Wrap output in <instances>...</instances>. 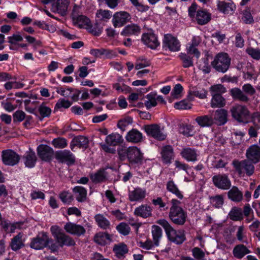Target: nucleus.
Masks as SVG:
<instances>
[{
    "label": "nucleus",
    "instance_id": "63",
    "mask_svg": "<svg viewBox=\"0 0 260 260\" xmlns=\"http://www.w3.org/2000/svg\"><path fill=\"white\" fill-rule=\"evenodd\" d=\"M150 62L144 58H139L137 60L135 63L136 70H140L141 69L148 67L150 65Z\"/></svg>",
    "mask_w": 260,
    "mask_h": 260
},
{
    "label": "nucleus",
    "instance_id": "35",
    "mask_svg": "<svg viewBox=\"0 0 260 260\" xmlns=\"http://www.w3.org/2000/svg\"><path fill=\"white\" fill-rule=\"evenodd\" d=\"M73 192L75 198L79 202H84L87 200V190L80 186H75L73 188Z\"/></svg>",
    "mask_w": 260,
    "mask_h": 260
},
{
    "label": "nucleus",
    "instance_id": "30",
    "mask_svg": "<svg viewBox=\"0 0 260 260\" xmlns=\"http://www.w3.org/2000/svg\"><path fill=\"white\" fill-rule=\"evenodd\" d=\"M55 240L58 246L60 247H62L64 246H73L76 244L74 239L64 233H61Z\"/></svg>",
    "mask_w": 260,
    "mask_h": 260
},
{
    "label": "nucleus",
    "instance_id": "21",
    "mask_svg": "<svg viewBox=\"0 0 260 260\" xmlns=\"http://www.w3.org/2000/svg\"><path fill=\"white\" fill-rule=\"evenodd\" d=\"M108 173L105 169H100L94 173L89 174L91 181L94 184L105 182L108 180Z\"/></svg>",
    "mask_w": 260,
    "mask_h": 260
},
{
    "label": "nucleus",
    "instance_id": "25",
    "mask_svg": "<svg viewBox=\"0 0 260 260\" xmlns=\"http://www.w3.org/2000/svg\"><path fill=\"white\" fill-rule=\"evenodd\" d=\"M194 121L201 127H209L215 124L213 116L210 115L198 116L195 118Z\"/></svg>",
    "mask_w": 260,
    "mask_h": 260
},
{
    "label": "nucleus",
    "instance_id": "32",
    "mask_svg": "<svg viewBox=\"0 0 260 260\" xmlns=\"http://www.w3.org/2000/svg\"><path fill=\"white\" fill-rule=\"evenodd\" d=\"M161 157L164 163L170 164L171 160L174 158V151L173 147L170 145L164 146L161 152Z\"/></svg>",
    "mask_w": 260,
    "mask_h": 260
},
{
    "label": "nucleus",
    "instance_id": "33",
    "mask_svg": "<svg viewBox=\"0 0 260 260\" xmlns=\"http://www.w3.org/2000/svg\"><path fill=\"white\" fill-rule=\"evenodd\" d=\"M141 27L137 24L132 23L126 25L121 31V35L129 36H138L141 33Z\"/></svg>",
    "mask_w": 260,
    "mask_h": 260
},
{
    "label": "nucleus",
    "instance_id": "41",
    "mask_svg": "<svg viewBox=\"0 0 260 260\" xmlns=\"http://www.w3.org/2000/svg\"><path fill=\"white\" fill-rule=\"evenodd\" d=\"M229 198L235 202H239L243 199L242 192L236 186H233L228 192Z\"/></svg>",
    "mask_w": 260,
    "mask_h": 260
},
{
    "label": "nucleus",
    "instance_id": "18",
    "mask_svg": "<svg viewBox=\"0 0 260 260\" xmlns=\"http://www.w3.org/2000/svg\"><path fill=\"white\" fill-rule=\"evenodd\" d=\"M246 156L254 164L260 161V147L257 145L250 146L246 150Z\"/></svg>",
    "mask_w": 260,
    "mask_h": 260
},
{
    "label": "nucleus",
    "instance_id": "1",
    "mask_svg": "<svg viewBox=\"0 0 260 260\" xmlns=\"http://www.w3.org/2000/svg\"><path fill=\"white\" fill-rule=\"evenodd\" d=\"M171 207L169 212V217L171 221L178 225H182L186 222L187 217L186 212L179 205L181 202L173 199L171 201Z\"/></svg>",
    "mask_w": 260,
    "mask_h": 260
},
{
    "label": "nucleus",
    "instance_id": "57",
    "mask_svg": "<svg viewBox=\"0 0 260 260\" xmlns=\"http://www.w3.org/2000/svg\"><path fill=\"white\" fill-rule=\"evenodd\" d=\"M59 198L63 203L67 204H70L74 200L73 196L69 191L61 192Z\"/></svg>",
    "mask_w": 260,
    "mask_h": 260
},
{
    "label": "nucleus",
    "instance_id": "64",
    "mask_svg": "<svg viewBox=\"0 0 260 260\" xmlns=\"http://www.w3.org/2000/svg\"><path fill=\"white\" fill-rule=\"evenodd\" d=\"M242 20L246 24H250L253 22L249 9H246L243 11Z\"/></svg>",
    "mask_w": 260,
    "mask_h": 260
},
{
    "label": "nucleus",
    "instance_id": "47",
    "mask_svg": "<svg viewBox=\"0 0 260 260\" xmlns=\"http://www.w3.org/2000/svg\"><path fill=\"white\" fill-rule=\"evenodd\" d=\"M94 219L98 225L102 229L106 230L109 229L110 225L109 221L102 214H97Z\"/></svg>",
    "mask_w": 260,
    "mask_h": 260
},
{
    "label": "nucleus",
    "instance_id": "4",
    "mask_svg": "<svg viewBox=\"0 0 260 260\" xmlns=\"http://www.w3.org/2000/svg\"><path fill=\"white\" fill-rule=\"evenodd\" d=\"M231 60L228 53L220 52L215 55L211 62V66L217 72L224 73L229 70Z\"/></svg>",
    "mask_w": 260,
    "mask_h": 260
},
{
    "label": "nucleus",
    "instance_id": "11",
    "mask_svg": "<svg viewBox=\"0 0 260 260\" xmlns=\"http://www.w3.org/2000/svg\"><path fill=\"white\" fill-rule=\"evenodd\" d=\"M55 157L59 162L66 163L68 165H73L76 161L74 154L68 150L56 151Z\"/></svg>",
    "mask_w": 260,
    "mask_h": 260
},
{
    "label": "nucleus",
    "instance_id": "15",
    "mask_svg": "<svg viewBox=\"0 0 260 260\" xmlns=\"http://www.w3.org/2000/svg\"><path fill=\"white\" fill-rule=\"evenodd\" d=\"M37 153L41 160L50 161L53 157L54 150L47 145L41 144L37 147Z\"/></svg>",
    "mask_w": 260,
    "mask_h": 260
},
{
    "label": "nucleus",
    "instance_id": "7",
    "mask_svg": "<svg viewBox=\"0 0 260 260\" xmlns=\"http://www.w3.org/2000/svg\"><path fill=\"white\" fill-rule=\"evenodd\" d=\"M52 241L45 232L39 233L36 237L32 238L30 243V247L35 250H41L48 246Z\"/></svg>",
    "mask_w": 260,
    "mask_h": 260
},
{
    "label": "nucleus",
    "instance_id": "23",
    "mask_svg": "<svg viewBox=\"0 0 260 260\" xmlns=\"http://www.w3.org/2000/svg\"><path fill=\"white\" fill-rule=\"evenodd\" d=\"M152 208L147 204H142L137 207L134 211V214L143 218L152 216Z\"/></svg>",
    "mask_w": 260,
    "mask_h": 260
},
{
    "label": "nucleus",
    "instance_id": "36",
    "mask_svg": "<svg viewBox=\"0 0 260 260\" xmlns=\"http://www.w3.org/2000/svg\"><path fill=\"white\" fill-rule=\"evenodd\" d=\"M125 139L128 142L138 143L142 141L143 135L138 130L133 128L127 133Z\"/></svg>",
    "mask_w": 260,
    "mask_h": 260
},
{
    "label": "nucleus",
    "instance_id": "40",
    "mask_svg": "<svg viewBox=\"0 0 260 260\" xmlns=\"http://www.w3.org/2000/svg\"><path fill=\"white\" fill-rule=\"evenodd\" d=\"M233 253L235 257L241 259L246 254L250 253V251L245 245L239 244L234 247Z\"/></svg>",
    "mask_w": 260,
    "mask_h": 260
},
{
    "label": "nucleus",
    "instance_id": "42",
    "mask_svg": "<svg viewBox=\"0 0 260 260\" xmlns=\"http://www.w3.org/2000/svg\"><path fill=\"white\" fill-rule=\"evenodd\" d=\"M211 57L208 52H206L205 57L200 61L199 68L204 73L207 74L211 71L210 66L209 65V57Z\"/></svg>",
    "mask_w": 260,
    "mask_h": 260
},
{
    "label": "nucleus",
    "instance_id": "62",
    "mask_svg": "<svg viewBox=\"0 0 260 260\" xmlns=\"http://www.w3.org/2000/svg\"><path fill=\"white\" fill-rule=\"evenodd\" d=\"M129 154V147H121L118 149V154L120 160H125L128 159V154Z\"/></svg>",
    "mask_w": 260,
    "mask_h": 260
},
{
    "label": "nucleus",
    "instance_id": "12",
    "mask_svg": "<svg viewBox=\"0 0 260 260\" xmlns=\"http://www.w3.org/2000/svg\"><path fill=\"white\" fill-rule=\"evenodd\" d=\"M131 19V16L128 12L126 11H120L114 14L112 19V23L115 28L120 27L129 21Z\"/></svg>",
    "mask_w": 260,
    "mask_h": 260
},
{
    "label": "nucleus",
    "instance_id": "38",
    "mask_svg": "<svg viewBox=\"0 0 260 260\" xmlns=\"http://www.w3.org/2000/svg\"><path fill=\"white\" fill-rule=\"evenodd\" d=\"M207 91L204 89L199 90L197 87H193L190 88L189 90V94L187 98L190 100H193L192 95L198 97L201 99H205L207 98Z\"/></svg>",
    "mask_w": 260,
    "mask_h": 260
},
{
    "label": "nucleus",
    "instance_id": "48",
    "mask_svg": "<svg viewBox=\"0 0 260 260\" xmlns=\"http://www.w3.org/2000/svg\"><path fill=\"white\" fill-rule=\"evenodd\" d=\"M151 232L154 244L155 246H157L159 245V241L162 236V230L159 226L154 225L152 226Z\"/></svg>",
    "mask_w": 260,
    "mask_h": 260
},
{
    "label": "nucleus",
    "instance_id": "6",
    "mask_svg": "<svg viewBox=\"0 0 260 260\" xmlns=\"http://www.w3.org/2000/svg\"><path fill=\"white\" fill-rule=\"evenodd\" d=\"M231 112L233 118L239 122L246 123L250 116V112L246 106L237 104L232 107Z\"/></svg>",
    "mask_w": 260,
    "mask_h": 260
},
{
    "label": "nucleus",
    "instance_id": "49",
    "mask_svg": "<svg viewBox=\"0 0 260 260\" xmlns=\"http://www.w3.org/2000/svg\"><path fill=\"white\" fill-rule=\"evenodd\" d=\"M146 98L147 100L145 101V105L147 108L150 109L157 105L156 93L151 92L148 94Z\"/></svg>",
    "mask_w": 260,
    "mask_h": 260
},
{
    "label": "nucleus",
    "instance_id": "24",
    "mask_svg": "<svg viewBox=\"0 0 260 260\" xmlns=\"http://www.w3.org/2000/svg\"><path fill=\"white\" fill-rule=\"evenodd\" d=\"M88 143L89 140L87 137L83 136H78L72 139L70 143V148L72 150H73L76 146L85 149L88 147Z\"/></svg>",
    "mask_w": 260,
    "mask_h": 260
},
{
    "label": "nucleus",
    "instance_id": "20",
    "mask_svg": "<svg viewBox=\"0 0 260 260\" xmlns=\"http://www.w3.org/2000/svg\"><path fill=\"white\" fill-rule=\"evenodd\" d=\"M64 229L67 233L77 236L84 235L86 232L83 226L70 222H67L64 225Z\"/></svg>",
    "mask_w": 260,
    "mask_h": 260
},
{
    "label": "nucleus",
    "instance_id": "54",
    "mask_svg": "<svg viewBox=\"0 0 260 260\" xmlns=\"http://www.w3.org/2000/svg\"><path fill=\"white\" fill-rule=\"evenodd\" d=\"M96 17L100 21H107L111 18V14L109 10L100 9L96 13Z\"/></svg>",
    "mask_w": 260,
    "mask_h": 260
},
{
    "label": "nucleus",
    "instance_id": "3",
    "mask_svg": "<svg viewBox=\"0 0 260 260\" xmlns=\"http://www.w3.org/2000/svg\"><path fill=\"white\" fill-rule=\"evenodd\" d=\"M252 161L248 159L242 160L234 159L232 161V165L236 172L240 176H244L245 175L250 176L254 172V166Z\"/></svg>",
    "mask_w": 260,
    "mask_h": 260
},
{
    "label": "nucleus",
    "instance_id": "10",
    "mask_svg": "<svg viewBox=\"0 0 260 260\" xmlns=\"http://www.w3.org/2000/svg\"><path fill=\"white\" fill-rule=\"evenodd\" d=\"M144 129L148 136L157 140L162 141L167 137V135L161 131L160 127L157 124L146 125Z\"/></svg>",
    "mask_w": 260,
    "mask_h": 260
},
{
    "label": "nucleus",
    "instance_id": "60",
    "mask_svg": "<svg viewBox=\"0 0 260 260\" xmlns=\"http://www.w3.org/2000/svg\"><path fill=\"white\" fill-rule=\"evenodd\" d=\"M113 88L115 89L119 93H129L131 91V87L122 84L121 85L118 83H115L113 85Z\"/></svg>",
    "mask_w": 260,
    "mask_h": 260
},
{
    "label": "nucleus",
    "instance_id": "53",
    "mask_svg": "<svg viewBox=\"0 0 260 260\" xmlns=\"http://www.w3.org/2000/svg\"><path fill=\"white\" fill-rule=\"evenodd\" d=\"M179 57L184 68H187L193 66L192 58L190 56L184 53H181Z\"/></svg>",
    "mask_w": 260,
    "mask_h": 260
},
{
    "label": "nucleus",
    "instance_id": "28",
    "mask_svg": "<svg viewBox=\"0 0 260 260\" xmlns=\"http://www.w3.org/2000/svg\"><path fill=\"white\" fill-rule=\"evenodd\" d=\"M230 93L234 100L243 103H247L249 101V98L243 90L238 87L232 88L230 90Z\"/></svg>",
    "mask_w": 260,
    "mask_h": 260
},
{
    "label": "nucleus",
    "instance_id": "46",
    "mask_svg": "<svg viewBox=\"0 0 260 260\" xmlns=\"http://www.w3.org/2000/svg\"><path fill=\"white\" fill-rule=\"evenodd\" d=\"M230 218L233 221H241L243 219L242 209L238 207H234L229 214Z\"/></svg>",
    "mask_w": 260,
    "mask_h": 260
},
{
    "label": "nucleus",
    "instance_id": "51",
    "mask_svg": "<svg viewBox=\"0 0 260 260\" xmlns=\"http://www.w3.org/2000/svg\"><path fill=\"white\" fill-rule=\"evenodd\" d=\"M72 104V103L69 100L63 98L59 99L55 105L54 111L61 110L62 108L68 109Z\"/></svg>",
    "mask_w": 260,
    "mask_h": 260
},
{
    "label": "nucleus",
    "instance_id": "14",
    "mask_svg": "<svg viewBox=\"0 0 260 260\" xmlns=\"http://www.w3.org/2000/svg\"><path fill=\"white\" fill-rule=\"evenodd\" d=\"M141 40L145 45L152 49H156L160 45L156 35L153 32L143 34Z\"/></svg>",
    "mask_w": 260,
    "mask_h": 260
},
{
    "label": "nucleus",
    "instance_id": "17",
    "mask_svg": "<svg viewBox=\"0 0 260 260\" xmlns=\"http://www.w3.org/2000/svg\"><path fill=\"white\" fill-rule=\"evenodd\" d=\"M128 196L131 202H141L146 196V190L145 188L137 187L129 190Z\"/></svg>",
    "mask_w": 260,
    "mask_h": 260
},
{
    "label": "nucleus",
    "instance_id": "50",
    "mask_svg": "<svg viewBox=\"0 0 260 260\" xmlns=\"http://www.w3.org/2000/svg\"><path fill=\"white\" fill-rule=\"evenodd\" d=\"M110 240V235L107 233L100 232L97 233L94 237V241L100 245H105L107 240Z\"/></svg>",
    "mask_w": 260,
    "mask_h": 260
},
{
    "label": "nucleus",
    "instance_id": "52",
    "mask_svg": "<svg viewBox=\"0 0 260 260\" xmlns=\"http://www.w3.org/2000/svg\"><path fill=\"white\" fill-rule=\"evenodd\" d=\"M211 95H219L225 93L226 88L221 84H217L212 86L210 88Z\"/></svg>",
    "mask_w": 260,
    "mask_h": 260
},
{
    "label": "nucleus",
    "instance_id": "45",
    "mask_svg": "<svg viewBox=\"0 0 260 260\" xmlns=\"http://www.w3.org/2000/svg\"><path fill=\"white\" fill-rule=\"evenodd\" d=\"M113 51L108 49H92L90 51V53L96 57H101L102 55H105L106 57L110 58L112 55Z\"/></svg>",
    "mask_w": 260,
    "mask_h": 260
},
{
    "label": "nucleus",
    "instance_id": "61",
    "mask_svg": "<svg viewBox=\"0 0 260 260\" xmlns=\"http://www.w3.org/2000/svg\"><path fill=\"white\" fill-rule=\"evenodd\" d=\"M191 104L186 100H184L179 102L175 103L174 108L176 109L186 110L191 108Z\"/></svg>",
    "mask_w": 260,
    "mask_h": 260
},
{
    "label": "nucleus",
    "instance_id": "31",
    "mask_svg": "<svg viewBox=\"0 0 260 260\" xmlns=\"http://www.w3.org/2000/svg\"><path fill=\"white\" fill-rule=\"evenodd\" d=\"M69 4V0H57L53 4L52 8L61 16H64L67 14Z\"/></svg>",
    "mask_w": 260,
    "mask_h": 260
},
{
    "label": "nucleus",
    "instance_id": "55",
    "mask_svg": "<svg viewBox=\"0 0 260 260\" xmlns=\"http://www.w3.org/2000/svg\"><path fill=\"white\" fill-rule=\"evenodd\" d=\"M38 111L41 116L40 120H42L45 117L50 116L51 112V109L47 107L44 103H42L38 107Z\"/></svg>",
    "mask_w": 260,
    "mask_h": 260
},
{
    "label": "nucleus",
    "instance_id": "43",
    "mask_svg": "<svg viewBox=\"0 0 260 260\" xmlns=\"http://www.w3.org/2000/svg\"><path fill=\"white\" fill-rule=\"evenodd\" d=\"M211 101V107L213 108H222L226 104L225 99L222 96L213 95Z\"/></svg>",
    "mask_w": 260,
    "mask_h": 260
},
{
    "label": "nucleus",
    "instance_id": "5",
    "mask_svg": "<svg viewBox=\"0 0 260 260\" xmlns=\"http://www.w3.org/2000/svg\"><path fill=\"white\" fill-rule=\"evenodd\" d=\"M123 141L122 136L117 133H112L108 135L105 139L106 144H100L102 148L106 152L114 153L115 150L109 146H116L121 144Z\"/></svg>",
    "mask_w": 260,
    "mask_h": 260
},
{
    "label": "nucleus",
    "instance_id": "13",
    "mask_svg": "<svg viewBox=\"0 0 260 260\" xmlns=\"http://www.w3.org/2000/svg\"><path fill=\"white\" fill-rule=\"evenodd\" d=\"M128 160L131 164L141 165L143 163V155L137 147H129Z\"/></svg>",
    "mask_w": 260,
    "mask_h": 260
},
{
    "label": "nucleus",
    "instance_id": "22",
    "mask_svg": "<svg viewBox=\"0 0 260 260\" xmlns=\"http://www.w3.org/2000/svg\"><path fill=\"white\" fill-rule=\"evenodd\" d=\"M194 19L198 24L204 25L210 22L211 14L205 9L198 10Z\"/></svg>",
    "mask_w": 260,
    "mask_h": 260
},
{
    "label": "nucleus",
    "instance_id": "39",
    "mask_svg": "<svg viewBox=\"0 0 260 260\" xmlns=\"http://www.w3.org/2000/svg\"><path fill=\"white\" fill-rule=\"evenodd\" d=\"M167 190L175 195L178 199L182 200L183 198L182 192L179 189L177 185L171 180H169L166 184Z\"/></svg>",
    "mask_w": 260,
    "mask_h": 260
},
{
    "label": "nucleus",
    "instance_id": "29",
    "mask_svg": "<svg viewBox=\"0 0 260 260\" xmlns=\"http://www.w3.org/2000/svg\"><path fill=\"white\" fill-rule=\"evenodd\" d=\"M215 124L217 125H223L228 121V111L224 109L217 110L215 112L213 117Z\"/></svg>",
    "mask_w": 260,
    "mask_h": 260
},
{
    "label": "nucleus",
    "instance_id": "56",
    "mask_svg": "<svg viewBox=\"0 0 260 260\" xmlns=\"http://www.w3.org/2000/svg\"><path fill=\"white\" fill-rule=\"evenodd\" d=\"M51 144L56 148H64L68 145L67 139L62 137L54 139Z\"/></svg>",
    "mask_w": 260,
    "mask_h": 260
},
{
    "label": "nucleus",
    "instance_id": "19",
    "mask_svg": "<svg viewBox=\"0 0 260 260\" xmlns=\"http://www.w3.org/2000/svg\"><path fill=\"white\" fill-rule=\"evenodd\" d=\"M180 155L187 161L195 162L198 160L199 154L197 149L190 147H185L182 149Z\"/></svg>",
    "mask_w": 260,
    "mask_h": 260
},
{
    "label": "nucleus",
    "instance_id": "37",
    "mask_svg": "<svg viewBox=\"0 0 260 260\" xmlns=\"http://www.w3.org/2000/svg\"><path fill=\"white\" fill-rule=\"evenodd\" d=\"M23 159L25 166L30 168H33L37 161L36 153L30 149L29 151L26 152L23 156Z\"/></svg>",
    "mask_w": 260,
    "mask_h": 260
},
{
    "label": "nucleus",
    "instance_id": "2",
    "mask_svg": "<svg viewBox=\"0 0 260 260\" xmlns=\"http://www.w3.org/2000/svg\"><path fill=\"white\" fill-rule=\"evenodd\" d=\"M157 223L164 229L167 236L171 242L176 244H181L186 240L184 231L175 230L166 219H159Z\"/></svg>",
    "mask_w": 260,
    "mask_h": 260
},
{
    "label": "nucleus",
    "instance_id": "8",
    "mask_svg": "<svg viewBox=\"0 0 260 260\" xmlns=\"http://www.w3.org/2000/svg\"><path fill=\"white\" fill-rule=\"evenodd\" d=\"M2 160L5 165L14 166L18 164L20 156L14 150L7 149L2 152Z\"/></svg>",
    "mask_w": 260,
    "mask_h": 260
},
{
    "label": "nucleus",
    "instance_id": "59",
    "mask_svg": "<svg viewBox=\"0 0 260 260\" xmlns=\"http://www.w3.org/2000/svg\"><path fill=\"white\" fill-rule=\"evenodd\" d=\"M192 255L197 260H201L205 257V253L199 247H194L192 249Z\"/></svg>",
    "mask_w": 260,
    "mask_h": 260
},
{
    "label": "nucleus",
    "instance_id": "27",
    "mask_svg": "<svg viewBox=\"0 0 260 260\" xmlns=\"http://www.w3.org/2000/svg\"><path fill=\"white\" fill-rule=\"evenodd\" d=\"M217 6L218 10L225 14H231L236 9V6L232 2L227 3L218 1Z\"/></svg>",
    "mask_w": 260,
    "mask_h": 260
},
{
    "label": "nucleus",
    "instance_id": "34",
    "mask_svg": "<svg viewBox=\"0 0 260 260\" xmlns=\"http://www.w3.org/2000/svg\"><path fill=\"white\" fill-rule=\"evenodd\" d=\"M23 235L22 233H19L11 239L10 246L13 250L17 251L24 246Z\"/></svg>",
    "mask_w": 260,
    "mask_h": 260
},
{
    "label": "nucleus",
    "instance_id": "9",
    "mask_svg": "<svg viewBox=\"0 0 260 260\" xmlns=\"http://www.w3.org/2000/svg\"><path fill=\"white\" fill-rule=\"evenodd\" d=\"M214 185L222 190H228L231 187V182L227 174H218L212 177Z\"/></svg>",
    "mask_w": 260,
    "mask_h": 260
},
{
    "label": "nucleus",
    "instance_id": "58",
    "mask_svg": "<svg viewBox=\"0 0 260 260\" xmlns=\"http://www.w3.org/2000/svg\"><path fill=\"white\" fill-rule=\"evenodd\" d=\"M116 230L119 233L124 236L128 235L131 231L130 227L125 222H121L117 225Z\"/></svg>",
    "mask_w": 260,
    "mask_h": 260
},
{
    "label": "nucleus",
    "instance_id": "44",
    "mask_svg": "<svg viewBox=\"0 0 260 260\" xmlns=\"http://www.w3.org/2000/svg\"><path fill=\"white\" fill-rule=\"evenodd\" d=\"M113 251L115 252L116 256L120 258L124 257V255L128 252V249L126 244L124 243H120L114 246Z\"/></svg>",
    "mask_w": 260,
    "mask_h": 260
},
{
    "label": "nucleus",
    "instance_id": "16",
    "mask_svg": "<svg viewBox=\"0 0 260 260\" xmlns=\"http://www.w3.org/2000/svg\"><path fill=\"white\" fill-rule=\"evenodd\" d=\"M162 43L164 48H168L171 51H178L180 50V42L171 34L164 36Z\"/></svg>",
    "mask_w": 260,
    "mask_h": 260
},
{
    "label": "nucleus",
    "instance_id": "26",
    "mask_svg": "<svg viewBox=\"0 0 260 260\" xmlns=\"http://www.w3.org/2000/svg\"><path fill=\"white\" fill-rule=\"evenodd\" d=\"M79 8V6L75 5L72 11V16L74 19L77 20L79 25L86 28L91 23L90 20L86 16L76 13V10Z\"/></svg>",
    "mask_w": 260,
    "mask_h": 260
}]
</instances>
